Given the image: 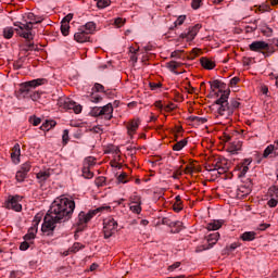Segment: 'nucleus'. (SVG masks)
<instances>
[{
	"label": "nucleus",
	"instance_id": "obj_1",
	"mask_svg": "<svg viewBox=\"0 0 278 278\" xmlns=\"http://www.w3.org/2000/svg\"><path fill=\"white\" fill-rule=\"evenodd\" d=\"M73 212H75V201L64 195L56 198L53 201L49 213L45 216L43 224L41 226L43 236H53V231H55L58 223L68 220V218L73 216Z\"/></svg>",
	"mask_w": 278,
	"mask_h": 278
},
{
	"label": "nucleus",
	"instance_id": "obj_2",
	"mask_svg": "<svg viewBox=\"0 0 278 278\" xmlns=\"http://www.w3.org/2000/svg\"><path fill=\"white\" fill-rule=\"evenodd\" d=\"M229 94L230 90H219L217 97H219L215 103L219 105L216 112V118L219 121H229L233 116V109L229 106Z\"/></svg>",
	"mask_w": 278,
	"mask_h": 278
},
{
	"label": "nucleus",
	"instance_id": "obj_3",
	"mask_svg": "<svg viewBox=\"0 0 278 278\" xmlns=\"http://www.w3.org/2000/svg\"><path fill=\"white\" fill-rule=\"evenodd\" d=\"M28 23L23 24L21 22H17L14 24L15 31L21 36V38H25L26 40H34V35L31 34V30L34 29V25H38V23H42V18L36 17L34 13L28 14Z\"/></svg>",
	"mask_w": 278,
	"mask_h": 278
},
{
	"label": "nucleus",
	"instance_id": "obj_4",
	"mask_svg": "<svg viewBox=\"0 0 278 278\" xmlns=\"http://www.w3.org/2000/svg\"><path fill=\"white\" fill-rule=\"evenodd\" d=\"M112 211V206H100L98 208L91 210L88 213L86 212H80L78 214V223L79 225H87V223H90V220H92V218H94V216H97V214H103V212H111Z\"/></svg>",
	"mask_w": 278,
	"mask_h": 278
},
{
	"label": "nucleus",
	"instance_id": "obj_5",
	"mask_svg": "<svg viewBox=\"0 0 278 278\" xmlns=\"http://www.w3.org/2000/svg\"><path fill=\"white\" fill-rule=\"evenodd\" d=\"M118 231V222L114 217H106L103 219L104 238H112Z\"/></svg>",
	"mask_w": 278,
	"mask_h": 278
},
{
	"label": "nucleus",
	"instance_id": "obj_6",
	"mask_svg": "<svg viewBox=\"0 0 278 278\" xmlns=\"http://www.w3.org/2000/svg\"><path fill=\"white\" fill-rule=\"evenodd\" d=\"M94 116H103V118H105V121H112L113 118V114H114V106L112 105V103H109L104 106H100V108H94L92 110Z\"/></svg>",
	"mask_w": 278,
	"mask_h": 278
},
{
	"label": "nucleus",
	"instance_id": "obj_7",
	"mask_svg": "<svg viewBox=\"0 0 278 278\" xmlns=\"http://www.w3.org/2000/svg\"><path fill=\"white\" fill-rule=\"evenodd\" d=\"M23 198L20 195H10L5 202L7 210H13L14 212H21L23 205H21Z\"/></svg>",
	"mask_w": 278,
	"mask_h": 278
},
{
	"label": "nucleus",
	"instance_id": "obj_8",
	"mask_svg": "<svg viewBox=\"0 0 278 278\" xmlns=\"http://www.w3.org/2000/svg\"><path fill=\"white\" fill-rule=\"evenodd\" d=\"M140 118H132L126 123L127 136L132 139L136 134H138V129L140 128Z\"/></svg>",
	"mask_w": 278,
	"mask_h": 278
},
{
	"label": "nucleus",
	"instance_id": "obj_9",
	"mask_svg": "<svg viewBox=\"0 0 278 278\" xmlns=\"http://www.w3.org/2000/svg\"><path fill=\"white\" fill-rule=\"evenodd\" d=\"M251 159H245L241 163L237 164L235 167V173H237L238 177H245L247 173H249V166H251Z\"/></svg>",
	"mask_w": 278,
	"mask_h": 278
},
{
	"label": "nucleus",
	"instance_id": "obj_10",
	"mask_svg": "<svg viewBox=\"0 0 278 278\" xmlns=\"http://www.w3.org/2000/svg\"><path fill=\"white\" fill-rule=\"evenodd\" d=\"M62 106L64 110H73L74 114H81V111L84 110V106H81V104H77V102L71 99L64 100Z\"/></svg>",
	"mask_w": 278,
	"mask_h": 278
},
{
	"label": "nucleus",
	"instance_id": "obj_11",
	"mask_svg": "<svg viewBox=\"0 0 278 278\" xmlns=\"http://www.w3.org/2000/svg\"><path fill=\"white\" fill-rule=\"evenodd\" d=\"M200 29H201V25L195 24L194 26L189 28L188 33H182L180 35V38L187 39V42H192V40L197 38V34H199Z\"/></svg>",
	"mask_w": 278,
	"mask_h": 278
},
{
	"label": "nucleus",
	"instance_id": "obj_12",
	"mask_svg": "<svg viewBox=\"0 0 278 278\" xmlns=\"http://www.w3.org/2000/svg\"><path fill=\"white\" fill-rule=\"evenodd\" d=\"M74 40L79 43L90 42V35L85 29L79 27L78 30L74 34Z\"/></svg>",
	"mask_w": 278,
	"mask_h": 278
},
{
	"label": "nucleus",
	"instance_id": "obj_13",
	"mask_svg": "<svg viewBox=\"0 0 278 278\" xmlns=\"http://www.w3.org/2000/svg\"><path fill=\"white\" fill-rule=\"evenodd\" d=\"M250 51L260 52L268 50V43L266 41H254L249 46Z\"/></svg>",
	"mask_w": 278,
	"mask_h": 278
},
{
	"label": "nucleus",
	"instance_id": "obj_14",
	"mask_svg": "<svg viewBox=\"0 0 278 278\" xmlns=\"http://www.w3.org/2000/svg\"><path fill=\"white\" fill-rule=\"evenodd\" d=\"M11 160L13 164H21V144L15 143L12 148Z\"/></svg>",
	"mask_w": 278,
	"mask_h": 278
},
{
	"label": "nucleus",
	"instance_id": "obj_15",
	"mask_svg": "<svg viewBox=\"0 0 278 278\" xmlns=\"http://www.w3.org/2000/svg\"><path fill=\"white\" fill-rule=\"evenodd\" d=\"M45 84H48V80L46 78H37L33 79L30 81H26L23 84L24 88H38V86H45Z\"/></svg>",
	"mask_w": 278,
	"mask_h": 278
},
{
	"label": "nucleus",
	"instance_id": "obj_16",
	"mask_svg": "<svg viewBox=\"0 0 278 278\" xmlns=\"http://www.w3.org/2000/svg\"><path fill=\"white\" fill-rule=\"evenodd\" d=\"M268 155H274V157H277V155H278V140L275 143L269 144L264 150L263 157H268Z\"/></svg>",
	"mask_w": 278,
	"mask_h": 278
},
{
	"label": "nucleus",
	"instance_id": "obj_17",
	"mask_svg": "<svg viewBox=\"0 0 278 278\" xmlns=\"http://www.w3.org/2000/svg\"><path fill=\"white\" fill-rule=\"evenodd\" d=\"M206 170H210L211 173H214V175H223V173H227V169L223 166H220V163L216 162L214 165H208L206 167Z\"/></svg>",
	"mask_w": 278,
	"mask_h": 278
},
{
	"label": "nucleus",
	"instance_id": "obj_18",
	"mask_svg": "<svg viewBox=\"0 0 278 278\" xmlns=\"http://www.w3.org/2000/svg\"><path fill=\"white\" fill-rule=\"evenodd\" d=\"M225 224V220L223 219H214L213 222L208 223L206 225L207 231H218L220 227Z\"/></svg>",
	"mask_w": 278,
	"mask_h": 278
},
{
	"label": "nucleus",
	"instance_id": "obj_19",
	"mask_svg": "<svg viewBox=\"0 0 278 278\" xmlns=\"http://www.w3.org/2000/svg\"><path fill=\"white\" fill-rule=\"evenodd\" d=\"M200 63L206 71H213V68H216V62L212 61V59L201 58Z\"/></svg>",
	"mask_w": 278,
	"mask_h": 278
},
{
	"label": "nucleus",
	"instance_id": "obj_20",
	"mask_svg": "<svg viewBox=\"0 0 278 278\" xmlns=\"http://www.w3.org/2000/svg\"><path fill=\"white\" fill-rule=\"evenodd\" d=\"M89 36H92L94 31H97V23L94 22H87L85 25L80 26Z\"/></svg>",
	"mask_w": 278,
	"mask_h": 278
},
{
	"label": "nucleus",
	"instance_id": "obj_21",
	"mask_svg": "<svg viewBox=\"0 0 278 278\" xmlns=\"http://www.w3.org/2000/svg\"><path fill=\"white\" fill-rule=\"evenodd\" d=\"M256 236H257V232H255V231H245L240 236V239L243 242H253V240H255Z\"/></svg>",
	"mask_w": 278,
	"mask_h": 278
},
{
	"label": "nucleus",
	"instance_id": "obj_22",
	"mask_svg": "<svg viewBox=\"0 0 278 278\" xmlns=\"http://www.w3.org/2000/svg\"><path fill=\"white\" fill-rule=\"evenodd\" d=\"M219 238H220V233L218 232H213L206 237V242L210 245V249H212V247H214V244L218 242Z\"/></svg>",
	"mask_w": 278,
	"mask_h": 278
},
{
	"label": "nucleus",
	"instance_id": "obj_23",
	"mask_svg": "<svg viewBox=\"0 0 278 278\" xmlns=\"http://www.w3.org/2000/svg\"><path fill=\"white\" fill-rule=\"evenodd\" d=\"M180 66L181 63L177 61H169L168 63H166V68H168V71H170V73H174L175 75H179L177 68H179Z\"/></svg>",
	"mask_w": 278,
	"mask_h": 278
},
{
	"label": "nucleus",
	"instance_id": "obj_24",
	"mask_svg": "<svg viewBox=\"0 0 278 278\" xmlns=\"http://www.w3.org/2000/svg\"><path fill=\"white\" fill-rule=\"evenodd\" d=\"M242 149V142L240 141H232L229 143L228 151L229 153H238Z\"/></svg>",
	"mask_w": 278,
	"mask_h": 278
},
{
	"label": "nucleus",
	"instance_id": "obj_25",
	"mask_svg": "<svg viewBox=\"0 0 278 278\" xmlns=\"http://www.w3.org/2000/svg\"><path fill=\"white\" fill-rule=\"evenodd\" d=\"M37 233H38V227L31 226L28 229V233L25 235L24 240H34Z\"/></svg>",
	"mask_w": 278,
	"mask_h": 278
},
{
	"label": "nucleus",
	"instance_id": "obj_26",
	"mask_svg": "<svg viewBox=\"0 0 278 278\" xmlns=\"http://www.w3.org/2000/svg\"><path fill=\"white\" fill-rule=\"evenodd\" d=\"M97 165V159H94L93 156H88L84 160L83 166L87 167V168H92Z\"/></svg>",
	"mask_w": 278,
	"mask_h": 278
},
{
	"label": "nucleus",
	"instance_id": "obj_27",
	"mask_svg": "<svg viewBox=\"0 0 278 278\" xmlns=\"http://www.w3.org/2000/svg\"><path fill=\"white\" fill-rule=\"evenodd\" d=\"M49 177H51L50 169L41 170L37 174V179H39V181H47V179H49Z\"/></svg>",
	"mask_w": 278,
	"mask_h": 278
},
{
	"label": "nucleus",
	"instance_id": "obj_28",
	"mask_svg": "<svg viewBox=\"0 0 278 278\" xmlns=\"http://www.w3.org/2000/svg\"><path fill=\"white\" fill-rule=\"evenodd\" d=\"M188 146V140L186 139H182L178 142H176L174 146H173V151H181V149H184L185 147Z\"/></svg>",
	"mask_w": 278,
	"mask_h": 278
},
{
	"label": "nucleus",
	"instance_id": "obj_29",
	"mask_svg": "<svg viewBox=\"0 0 278 278\" xmlns=\"http://www.w3.org/2000/svg\"><path fill=\"white\" fill-rule=\"evenodd\" d=\"M267 197L278 199V187L273 185L267 191Z\"/></svg>",
	"mask_w": 278,
	"mask_h": 278
},
{
	"label": "nucleus",
	"instance_id": "obj_30",
	"mask_svg": "<svg viewBox=\"0 0 278 278\" xmlns=\"http://www.w3.org/2000/svg\"><path fill=\"white\" fill-rule=\"evenodd\" d=\"M91 168L92 167L83 166V177H85V179H92V177H94V173H92Z\"/></svg>",
	"mask_w": 278,
	"mask_h": 278
},
{
	"label": "nucleus",
	"instance_id": "obj_31",
	"mask_svg": "<svg viewBox=\"0 0 278 278\" xmlns=\"http://www.w3.org/2000/svg\"><path fill=\"white\" fill-rule=\"evenodd\" d=\"M55 125V121H47L45 124L41 125L40 129H42V131H49L50 129H53Z\"/></svg>",
	"mask_w": 278,
	"mask_h": 278
},
{
	"label": "nucleus",
	"instance_id": "obj_32",
	"mask_svg": "<svg viewBox=\"0 0 278 278\" xmlns=\"http://www.w3.org/2000/svg\"><path fill=\"white\" fill-rule=\"evenodd\" d=\"M129 210L132 214H140L142 212V204H129Z\"/></svg>",
	"mask_w": 278,
	"mask_h": 278
},
{
	"label": "nucleus",
	"instance_id": "obj_33",
	"mask_svg": "<svg viewBox=\"0 0 278 278\" xmlns=\"http://www.w3.org/2000/svg\"><path fill=\"white\" fill-rule=\"evenodd\" d=\"M129 204H142V199L138 194H132L129 198Z\"/></svg>",
	"mask_w": 278,
	"mask_h": 278
},
{
	"label": "nucleus",
	"instance_id": "obj_34",
	"mask_svg": "<svg viewBox=\"0 0 278 278\" xmlns=\"http://www.w3.org/2000/svg\"><path fill=\"white\" fill-rule=\"evenodd\" d=\"M3 36H4V38H7V40H10V38H12V36H14V28H12V27L4 28Z\"/></svg>",
	"mask_w": 278,
	"mask_h": 278
},
{
	"label": "nucleus",
	"instance_id": "obj_35",
	"mask_svg": "<svg viewBox=\"0 0 278 278\" xmlns=\"http://www.w3.org/2000/svg\"><path fill=\"white\" fill-rule=\"evenodd\" d=\"M71 29V24L61 22V33L63 36H68V31Z\"/></svg>",
	"mask_w": 278,
	"mask_h": 278
},
{
	"label": "nucleus",
	"instance_id": "obj_36",
	"mask_svg": "<svg viewBox=\"0 0 278 278\" xmlns=\"http://www.w3.org/2000/svg\"><path fill=\"white\" fill-rule=\"evenodd\" d=\"M81 249H84V244L75 242L73 247L70 248V253H77L78 251H81Z\"/></svg>",
	"mask_w": 278,
	"mask_h": 278
},
{
	"label": "nucleus",
	"instance_id": "obj_37",
	"mask_svg": "<svg viewBox=\"0 0 278 278\" xmlns=\"http://www.w3.org/2000/svg\"><path fill=\"white\" fill-rule=\"evenodd\" d=\"M186 15H179L177 17V20L174 22V27H181V25H184V23H186Z\"/></svg>",
	"mask_w": 278,
	"mask_h": 278
},
{
	"label": "nucleus",
	"instance_id": "obj_38",
	"mask_svg": "<svg viewBox=\"0 0 278 278\" xmlns=\"http://www.w3.org/2000/svg\"><path fill=\"white\" fill-rule=\"evenodd\" d=\"M260 29H261L262 34H264V36L273 35V29L270 27L266 26V24H262Z\"/></svg>",
	"mask_w": 278,
	"mask_h": 278
},
{
	"label": "nucleus",
	"instance_id": "obj_39",
	"mask_svg": "<svg viewBox=\"0 0 278 278\" xmlns=\"http://www.w3.org/2000/svg\"><path fill=\"white\" fill-rule=\"evenodd\" d=\"M94 184L98 188H103L105 186V177L99 176L94 179Z\"/></svg>",
	"mask_w": 278,
	"mask_h": 278
},
{
	"label": "nucleus",
	"instance_id": "obj_40",
	"mask_svg": "<svg viewBox=\"0 0 278 278\" xmlns=\"http://www.w3.org/2000/svg\"><path fill=\"white\" fill-rule=\"evenodd\" d=\"M27 177V174H25V172H23V170H18L17 173H16V175H15V179H16V181H20V182H23V181H25V178Z\"/></svg>",
	"mask_w": 278,
	"mask_h": 278
},
{
	"label": "nucleus",
	"instance_id": "obj_41",
	"mask_svg": "<svg viewBox=\"0 0 278 278\" xmlns=\"http://www.w3.org/2000/svg\"><path fill=\"white\" fill-rule=\"evenodd\" d=\"M191 121L193 123H198V125H205V123H207V118L205 117H199V116H193L191 117Z\"/></svg>",
	"mask_w": 278,
	"mask_h": 278
},
{
	"label": "nucleus",
	"instance_id": "obj_42",
	"mask_svg": "<svg viewBox=\"0 0 278 278\" xmlns=\"http://www.w3.org/2000/svg\"><path fill=\"white\" fill-rule=\"evenodd\" d=\"M205 0H192L191 1V8L192 10H199V8H201L203 5V2Z\"/></svg>",
	"mask_w": 278,
	"mask_h": 278
},
{
	"label": "nucleus",
	"instance_id": "obj_43",
	"mask_svg": "<svg viewBox=\"0 0 278 278\" xmlns=\"http://www.w3.org/2000/svg\"><path fill=\"white\" fill-rule=\"evenodd\" d=\"M111 1L110 0H98L97 7L100 10H103L104 8H108L110 5Z\"/></svg>",
	"mask_w": 278,
	"mask_h": 278
},
{
	"label": "nucleus",
	"instance_id": "obj_44",
	"mask_svg": "<svg viewBox=\"0 0 278 278\" xmlns=\"http://www.w3.org/2000/svg\"><path fill=\"white\" fill-rule=\"evenodd\" d=\"M20 170H22V173H25L27 175V173H29V170H31V163L26 162V163L22 164Z\"/></svg>",
	"mask_w": 278,
	"mask_h": 278
},
{
	"label": "nucleus",
	"instance_id": "obj_45",
	"mask_svg": "<svg viewBox=\"0 0 278 278\" xmlns=\"http://www.w3.org/2000/svg\"><path fill=\"white\" fill-rule=\"evenodd\" d=\"M229 108L232 109V113L240 108V102L236 99L230 100Z\"/></svg>",
	"mask_w": 278,
	"mask_h": 278
},
{
	"label": "nucleus",
	"instance_id": "obj_46",
	"mask_svg": "<svg viewBox=\"0 0 278 278\" xmlns=\"http://www.w3.org/2000/svg\"><path fill=\"white\" fill-rule=\"evenodd\" d=\"M42 220V215L37 214L34 219H33V227H37L38 229V225H40V222Z\"/></svg>",
	"mask_w": 278,
	"mask_h": 278
},
{
	"label": "nucleus",
	"instance_id": "obj_47",
	"mask_svg": "<svg viewBox=\"0 0 278 278\" xmlns=\"http://www.w3.org/2000/svg\"><path fill=\"white\" fill-rule=\"evenodd\" d=\"M173 210L174 212H181L184 210V202H174Z\"/></svg>",
	"mask_w": 278,
	"mask_h": 278
},
{
	"label": "nucleus",
	"instance_id": "obj_48",
	"mask_svg": "<svg viewBox=\"0 0 278 278\" xmlns=\"http://www.w3.org/2000/svg\"><path fill=\"white\" fill-rule=\"evenodd\" d=\"M268 207H277L278 205V198H269L267 201Z\"/></svg>",
	"mask_w": 278,
	"mask_h": 278
},
{
	"label": "nucleus",
	"instance_id": "obj_49",
	"mask_svg": "<svg viewBox=\"0 0 278 278\" xmlns=\"http://www.w3.org/2000/svg\"><path fill=\"white\" fill-rule=\"evenodd\" d=\"M68 140H70L68 129H65V130H63V135H62V143L64 146H66V144H68Z\"/></svg>",
	"mask_w": 278,
	"mask_h": 278
},
{
	"label": "nucleus",
	"instance_id": "obj_50",
	"mask_svg": "<svg viewBox=\"0 0 278 278\" xmlns=\"http://www.w3.org/2000/svg\"><path fill=\"white\" fill-rule=\"evenodd\" d=\"M118 184H127V173H122L117 177Z\"/></svg>",
	"mask_w": 278,
	"mask_h": 278
},
{
	"label": "nucleus",
	"instance_id": "obj_51",
	"mask_svg": "<svg viewBox=\"0 0 278 278\" xmlns=\"http://www.w3.org/2000/svg\"><path fill=\"white\" fill-rule=\"evenodd\" d=\"M93 90H94V92H105V87H103V85L97 83L93 86Z\"/></svg>",
	"mask_w": 278,
	"mask_h": 278
},
{
	"label": "nucleus",
	"instance_id": "obj_52",
	"mask_svg": "<svg viewBox=\"0 0 278 278\" xmlns=\"http://www.w3.org/2000/svg\"><path fill=\"white\" fill-rule=\"evenodd\" d=\"M41 96H42L41 92L35 91V92H33V93L30 94V99H31V101H38Z\"/></svg>",
	"mask_w": 278,
	"mask_h": 278
},
{
	"label": "nucleus",
	"instance_id": "obj_53",
	"mask_svg": "<svg viewBox=\"0 0 278 278\" xmlns=\"http://www.w3.org/2000/svg\"><path fill=\"white\" fill-rule=\"evenodd\" d=\"M30 123H31V125H34V127H38V125H40V123H42V119L35 116V117L30 118Z\"/></svg>",
	"mask_w": 278,
	"mask_h": 278
},
{
	"label": "nucleus",
	"instance_id": "obj_54",
	"mask_svg": "<svg viewBox=\"0 0 278 278\" xmlns=\"http://www.w3.org/2000/svg\"><path fill=\"white\" fill-rule=\"evenodd\" d=\"M115 25L116 27H123L125 25V20L123 17L115 18Z\"/></svg>",
	"mask_w": 278,
	"mask_h": 278
},
{
	"label": "nucleus",
	"instance_id": "obj_55",
	"mask_svg": "<svg viewBox=\"0 0 278 278\" xmlns=\"http://www.w3.org/2000/svg\"><path fill=\"white\" fill-rule=\"evenodd\" d=\"M73 21V13H68L63 20L62 23H67V25H70V23Z\"/></svg>",
	"mask_w": 278,
	"mask_h": 278
},
{
	"label": "nucleus",
	"instance_id": "obj_56",
	"mask_svg": "<svg viewBox=\"0 0 278 278\" xmlns=\"http://www.w3.org/2000/svg\"><path fill=\"white\" fill-rule=\"evenodd\" d=\"M110 164L112 168H118V169L123 168V165H121V163H118L116 160L111 161Z\"/></svg>",
	"mask_w": 278,
	"mask_h": 278
},
{
	"label": "nucleus",
	"instance_id": "obj_57",
	"mask_svg": "<svg viewBox=\"0 0 278 278\" xmlns=\"http://www.w3.org/2000/svg\"><path fill=\"white\" fill-rule=\"evenodd\" d=\"M173 110H175V103H169V104L164 105L165 112H173Z\"/></svg>",
	"mask_w": 278,
	"mask_h": 278
},
{
	"label": "nucleus",
	"instance_id": "obj_58",
	"mask_svg": "<svg viewBox=\"0 0 278 278\" xmlns=\"http://www.w3.org/2000/svg\"><path fill=\"white\" fill-rule=\"evenodd\" d=\"M179 266H181V263H180V262L174 263L173 265H170V266L168 267L169 273H173V270H176V268H179Z\"/></svg>",
	"mask_w": 278,
	"mask_h": 278
},
{
	"label": "nucleus",
	"instance_id": "obj_59",
	"mask_svg": "<svg viewBox=\"0 0 278 278\" xmlns=\"http://www.w3.org/2000/svg\"><path fill=\"white\" fill-rule=\"evenodd\" d=\"M29 249V243L27 241H24L20 245V251H27Z\"/></svg>",
	"mask_w": 278,
	"mask_h": 278
},
{
	"label": "nucleus",
	"instance_id": "obj_60",
	"mask_svg": "<svg viewBox=\"0 0 278 278\" xmlns=\"http://www.w3.org/2000/svg\"><path fill=\"white\" fill-rule=\"evenodd\" d=\"M238 84H240V78L233 77L230 79V86H238Z\"/></svg>",
	"mask_w": 278,
	"mask_h": 278
},
{
	"label": "nucleus",
	"instance_id": "obj_61",
	"mask_svg": "<svg viewBox=\"0 0 278 278\" xmlns=\"http://www.w3.org/2000/svg\"><path fill=\"white\" fill-rule=\"evenodd\" d=\"M238 247H240V243L235 242V243H231L227 249H228V251H236V249H238Z\"/></svg>",
	"mask_w": 278,
	"mask_h": 278
},
{
	"label": "nucleus",
	"instance_id": "obj_62",
	"mask_svg": "<svg viewBox=\"0 0 278 278\" xmlns=\"http://www.w3.org/2000/svg\"><path fill=\"white\" fill-rule=\"evenodd\" d=\"M181 53H184V51L175 50L174 52H172V56L173 58H181Z\"/></svg>",
	"mask_w": 278,
	"mask_h": 278
},
{
	"label": "nucleus",
	"instance_id": "obj_63",
	"mask_svg": "<svg viewBox=\"0 0 278 278\" xmlns=\"http://www.w3.org/2000/svg\"><path fill=\"white\" fill-rule=\"evenodd\" d=\"M268 227H270V224H261L258 227V230L266 231V229H268Z\"/></svg>",
	"mask_w": 278,
	"mask_h": 278
},
{
	"label": "nucleus",
	"instance_id": "obj_64",
	"mask_svg": "<svg viewBox=\"0 0 278 278\" xmlns=\"http://www.w3.org/2000/svg\"><path fill=\"white\" fill-rule=\"evenodd\" d=\"M223 140L224 142H231V137L229 136V134L225 132L223 136Z\"/></svg>",
	"mask_w": 278,
	"mask_h": 278
}]
</instances>
